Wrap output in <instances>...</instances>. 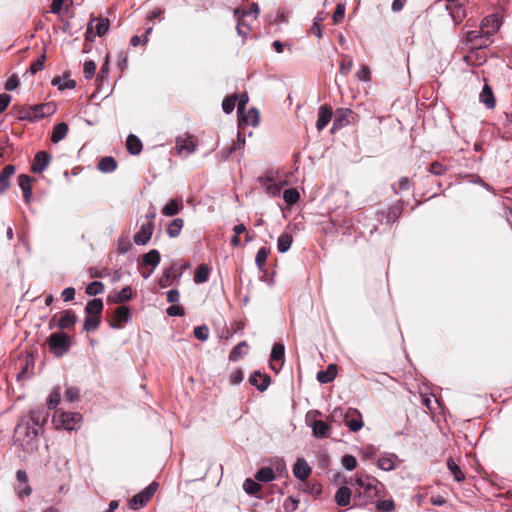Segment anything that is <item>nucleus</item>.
Instances as JSON below:
<instances>
[{"label":"nucleus","mask_w":512,"mask_h":512,"mask_svg":"<svg viewBox=\"0 0 512 512\" xmlns=\"http://www.w3.org/2000/svg\"><path fill=\"white\" fill-rule=\"evenodd\" d=\"M39 430L37 427H30L29 421L21 418L15 427V441L20 444L21 448L27 453H33L38 447Z\"/></svg>","instance_id":"1"},{"label":"nucleus","mask_w":512,"mask_h":512,"mask_svg":"<svg viewBox=\"0 0 512 512\" xmlns=\"http://www.w3.org/2000/svg\"><path fill=\"white\" fill-rule=\"evenodd\" d=\"M355 481L360 487L359 494H363L367 500H373L380 496L384 489V485L372 476L359 475Z\"/></svg>","instance_id":"2"},{"label":"nucleus","mask_w":512,"mask_h":512,"mask_svg":"<svg viewBox=\"0 0 512 512\" xmlns=\"http://www.w3.org/2000/svg\"><path fill=\"white\" fill-rule=\"evenodd\" d=\"M47 344L54 356L62 357L69 351L71 339L64 332H55L48 337Z\"/></svg>","instance_id":"3"},{"label":"nucleus","mask_w":512,"mask_h":512,"mask_svg":"<svg viewBox=\"0 0 512 512\" xmlns=\"http://www.w3.org/2000/svg\"><path fill=\"white\" fill-rule=\"evenodd\" d=\"M82 420L81 414L77 412H59L54 415V424L56 428H63L68 431L79 427Z\"/></svg>","instance_id":"4"},{"label":"nucleus","mask_w":512,"mask_h":512,"mask_svg":"<svg viewBox=\"0 0 512 512\" xmlns=\"http://www.w3.org/2000/svg\"><path fill=\"white\" fill-rule=\"evenodd\" d=\"M197 145V138L188 133L178 136L175 140V150L181 157H188L196 150Z\"/></svg>","instance_id":"5"},{"label":"nucleus","mask_w":512,"mask_h":512,"mask_svg":"<svg viewBox=\"0 0 512 512\" xmlns=\"http://www.w3.org/2000/svg\"><path fill=\"white\" fill-rule=\"evenodd\" d=\"M465 43L472 49L486 48L493 43V39L480 30L468 31L465 36Z\"/></svg>","instance_id":"6"},{"label":"nucleus","mask_w":512,"mask_h":512,"mask_svg":"<svg viewBox=\"0 0 512 512\" xmlns=\"http://www.w3.org/2000/svg\"><path fill=\"white\" fill-rule=\"evenodd\" d=\"M109 20L107 18H93L87 25L85 39L93 41L95 36L102 37L109 29Z\"/></svg>","instance_id":"7"},{"label":"nucleus","mask_w":512,"mask_h":512,"mask_svg":"<svg viewBox=\"0 0 512 512\" xmlns=\"http://www.w3.org/2000/svg\"><path fill=\"white\" fill-rule=\"evenodd\" d=\"M502 24V13L495 12L482 19L480 28L486 33V35L492 38V36L500 30Z\"/></svg>","instance_id":"8"},{"label":"nucleus","mask_w":512,"mask_h":512,"mask_svg":"<svg viewBox=\"0 0 512 512\" xmlns=\"http://www.w3.org/2000/svg\"><path fill=\"white\" fill-rule=\"evenodd\" d=\"M344 421L345 425L353 432L359 431L364 425L360 412L353 408L347 410Z\"/></svg>","instance_id":"9"},{"label":"nucleus","mask_w":512,"mask_h":512,"mask_svg":"<svg viewBox=\"0 0 512 512\" xmlns=\"http://www.w3.org/2000/svg\"><path fill=\"white\" fill-rule=\"evenodd\" d=\"M47 417L48 414L44 410H31L22 418H25V421H29L30 427H37L40 431L42 426L47 421Z\"/></svg>","instance_id":"10"},{"label":"nucleus","mask_w":512,"mask_h":512,"mask_svg":"<svg viewBox=\"0 0 512 512\" xmlns=\"http://www.w3.org/2000/svg\"><path fill=\"white\" fill-rule=\"evenodd\" d=\"M154 224L151 221L143 223L140 230L134 235V242L137 245H145L151 239L153 234Z\"/></svg>","instance_id":"11"},{"label":"nucleus","mask_w":512,"mask_h":512,"mask_svg":"<svg viewBox=\"0 0 512 512\" xmlns=\"http://www.w3.org/2000/svg\"><path fill=\"white\" fill-rule=\"evenodd\" d=\"M53 112L51 109V104H42L29 107V109L25 113V118L29 120H36L45 117Z\"/></svg>","instance_id":"12"},{"label":"nucleus","mask_w":512,"mask_h":512,"mask_svg":"<svg viewBox=\"0 0 512 512\" xmlns=\"http://www.w3.org/2000/svg\"><path fill=\"white\" fill-rule=\"evenodd\" d=\"M50 161L51 156L46 151H39L33 159L31 170L34 173H41L48 167Z\"/></svg>","instance_id":"13"},{"label":"nucleus","mask_w":512,"mask_h":512,"mask_svg":"<svg viewBox=\"0 0 512 512\" xmlns=\"http://www.w3.org/2000/svg\"><path fill=\"white\" fill-rule=\"evenodd\" d=\"M311 467L304 458H298L293 467V475L300 481H305L311 474Z\"/></svg>","instance_id":"14"},{"label":"nucleus","mask_w":512,"mask_h":512,"mask_svg":"<svg viewBox=\"0 0 512 512\" xmlns=\"http://www.w3.org/2000/svg\"><path fill=\"white\" fill-rule=\"evenodd\" d=\"M130 320V310L127 306H118L115 309L114 318L111 322V327L114 329H119L122 327L123 323H126Z\"/></svg>","instance_id":"15"},{"label":"nucleus","mask_w":512,"mask_h":512,"mask_svg":"<svg viewBox=\"0 0 512 512\" xmlns=\"http://www.w3.org/2000/svg\"><path fill=\"white\" fill-rule=\"evenodd\" d=\"M16 478H17V481L19 483L24 484V489H21L20 485H17L15 487V491H16L17 495L20 498L29 496L31 494L32 490H31V487L28 484V475H27V473L25 471H23V470H18L16 472Z\"/></svg>","instance_id":"16"},{"label":"nucleus","mask_w":512,"mask_h":512,"mask_svg":"<svg viewBox=\"0 0 512 512\" xmlns=\"http://www.w3.org/2000/svg\"><path fill=\"white\" fill-rule=\"evenodd\" d=\"M332 108L327 105H322L319 108L318 119L316 127L318 131L323 130L332 118Z\"/></svg>","instance_id":"17"},{"label":"nucleus","mask_w":512,"mask_h":512,"mask_svg":"<svg viewBox=\"0 0 512 512\" xmlns=\"http://www.w3.org/2000/svg\"><path fill=\"white\" fill-rule=\"evenodd\" d=\"M251 385L257 387L259 391H265L270 384V377L263 375L259 371H255L249 378Z\"/></svg>","instance_id":"18"},{"label":"nucleus","mask_w":512,"mask_h":512,"mask_svg":"<svg viewBox=\"0 0 512 512\" xmlns=\"http://www.w3.org/2000/svg\"><path fill=\"white\" fill-rule=\"evenodd\" d=\"M15 173L13 165H6L0 172V194L4 193L10 187V178Z\"/></svg>","instance_id":"19"},{"label":"nucleus","mask_w":512,"mask_h":512,"mask_svg":"<svg viewBox=\"0 0 512 512\" xmlns=\"http://www.w3.org/2000/svg\"><path fill=\"white\" fill-rule=\"evenodd\" d=\"M18 184L23 192L25 201L29 203L32 197L31 177L26 174H21L18 177Z\"/></svg>","instance_id":"20"},{"label":"nucleus","mask_w":512,"mask_h":512,"mask_svg":"<svg viewBox=\"0 0 512 512\" xmlns=\"http://www.w3.org/2000/svg\"><path fill=\"white\" fill-rule=\"evenodd\" d=\"M313 435L316 438H325L330 435V426L322 420H315L312 425Z\"/></svg>","instance_id":"21"},{"label":"nucleus","mask_w":512,"mask_h":512,"mask_svg":"<svg viewBox=\"0 0 512 512\" xmlns=\"http://www.w3.org/2000/svg\"><path fill=\"white\" fill-rule=\"evenodd\" d=\"M76 322V314L72 310H65L58 321V327L61 329H70Z\"/></svg>","instance_id":"22"},{"label":"nucleus","mask_w":512,"mask_h":512,"mask_svg":"<svg viewBox=\"0 0 512 512\" xmlns=\"http://www.w3.org/2000/svg\"><path fill=\"white\" fill-rule=\"evenodd\" d=\"M480 102L483 103L487 108L492 109L496 105L495 97L491 87L488 84H485L480 96Z\"/></svg>","instance_id":"23"},{"label":"nucleus","mask_w":512,"mask_h":512,"mask_svg":"<svg viewBox=\"0 0 512 512\" xmlns=\"http://www.w3.org/2000/svg\"><path fill=\"white\" fill-rule=\"evenodd\" d=\"M337 374V367L334 364H331L327 367L326 370H321L317 373V380L322 383L326 384L334 380Z\"/></svg>","instance_id":"24"},{"label":"nucleus","mask_w":512,"mask_h":512,"mask_svg":"<svg viewBox=\"0 0 512 512\" xmlns=\"http://www.w3.org/2000/svg\"><path fill=\"white\" fill-rule=\"evenodd\" d=\"M262 187L265 192L270 196H278L282 189V184L273 181L271 178L266 177L262 180Z\"/></svg>","instance_id":"25"},{"label":"nucleus","mask_w":512,"mask_h":512,"mask_svg":"<svg viewBox=\"0 0 512 512\" xmlns=\"http://www.w3.org/2000/svg\"><path fill=\"white\" fill-rule=\"evenodd\" d=\"M395 460V454H385L378 459L377 466L384 471H392L395 468Z\"/></svg>","instance_id":"26"},{"label":"nucleus","mask_w":512,"mask_h":512,"mask_svg":"<svg viewBox=\"0 0 512 512\" xmlns=\"http://www.w3.org/2000/svg\"><path fill=\"white\" fill-rule=\"evenodd\" d=\"M239 118L240 124L243 122L251 126H257L260 121V115L256 108L249 109L245 115L244 113L242 115H239Z\"/></svg>","instance_id":"27"},{"label":"nucleus","mask_w":512,"mask_h":512,"mask_svg":"<svg viewBox=\"0 0 512 512\" xmlns=\"http://www.w3.org/2000/svg\"><path fill=\"white\" fill-rule=\"evenodd\" d=\"M97 168L103 173H111L116 170L117 162L113 157L106 156L99 160Z\"/></svg>","instance_id":"28"},{"label":"nucleus","mask_w":512,"mask_h":512,"mask_svg":"<svg viewBox=\"0 0 512 512\" xmlns=\"http://www.w3.org/2000/svg\"><path fill=\"white\" fill-rule=\"evenodd\" d=\"M350 500L351 490L346 486L340 487L335 494V502L339 506H347L350 504Z\"/></svg>","instance_id":"29"},{"label":"nucleus","mask_w":512,"mask_h":512,"mask_svg":"<svg viewBox=\"0 0 512 512\" xmlns=\"http://www.w3.org/2000/svg\"><path fill=\"white\" fill-rule=\"evenodd\" d=\"M68 133V125L64 122L59 123L54 126L51 141L53 143H58L59 141L63 140Z\"/></svg>","instance_id":"30"},{"label":"nucleus","mask_w":512,"mask_h":512,"mask_svg":"<svg viewBox=\"0 0 512 512\" xmlns=\"http://www.w3.org/2000/svg\"><path fill=\"white\" fill-rule=\"evenodd\" d=\"M126 147L131 154L137 155L142 150V143L137 136L130 134L126 140Z\"/></svg>","instance_id":"31"},{"label":"nucleus","mask_w":512,"mask_h":512,"mask_svg":"<svg viewBox=\"0 0 512 512\" xmlns=\"http://www.w3.org/2000/svg\"><path fill=\"white\" fill-rule=\"evenodd\" d=\"M248 352V344L246 341H242L238 343L230 352L229 354V360L230 361H237L242 356L246 355Z\"/></svg>","instance_id":"32"},{"label":"nucleus","mask_w":512,"mask_h":512,"mask_svg":"<svg viewBox=\"0 0 512 512\" xmlns=\"http://www.w3.org/2000/svg\"><path fill=\"white\" fill-rule=\"evenodd\" d=\"M103 310V302L99 298L89 301L85 307V313L89 315L101 316Z\"/></svg>","instance_id":"33"},{"label":"nucleus","mask_w":512,"mask_h":512,"mask_svg":"<svg viewBox=\"0 0 512 512\" xmlns=\"http://www.w3.org/2000/svg\"><path fill=\"white\" fill-rule=\"evenodd\" d=\"M161 256L158 250L152 249L142 257L143 264L150 265L153 268L157 267L160 263Z\"/></svg>","instance_id":"34"},{"label":"nucleus","mask_w":512,"mask_h":512,"mask_svg":"<svg viewBox=\"0 0 512 512\" xmlns=\"http://www.w3.org/2000/svg\"><path fill=\"white\" fill-rule=\"evenodd\" d=\"M101 322V316L86 314L84 319V330L92 332L98 329Z\"/></svg>","instance_id":"35"},{"label":"nucleus","mask_w":512,"mask_h":512,"mask_svg":"<svg viewBox=\"0 0 512 512\" xmlns=\"http://www.w3.org/2000/svg\"><path fill=\"white\" fill-rule=\"evenodd\" d=\"M210 269L206 264H200L194 274V282L197 284L204 283L209 278Z\"/></svg>","instance_id":"36"},{"label":"nucleus","mask_w":512,"mask_h":512,"mask_svg":"<svg viewBox=\"0 0 512 512\" xmlns=\"http://www.w3.org/2000/svg\"><path fill=\"white\" fill-rule=\"evenodd\" d=\"M275 478L274 471L270 467H262L255 474V479L259 482H271Z\"/></svg>","instance_id":"37"},{"label":"nucleus","mask_w":512,"mask_h":512,"mask_svg":"<svg viewBox=\"0 0 512 512\" xmlns=\"http://www.w3.org/2000/svg\"><path fill=\"white\" fill-rule=\"evenodd\" d=\"M293 242L292 236L288 233H283L278 237L277 249L280 253L287 252Z\"/></svg>","instance_id":"38"},{"label":"nucleus","mask_w":512,"mask_h":512,"mask_svg":"<svg viewBox=\"0 0 512 512\" xmlns=\"http://www.w3.org/2000/svg\"><path fill=\"white\" fill-rule=\"evenodd\" d=\"M132 297V290L129 286L122 288L118 293L114 296H110V300L113 303H124L130 300Z\"/></svg>","instance_id":"39"},{"label":"nucleus","mask_w":512,"mask_h":512,"mask_svg":"<svg viewBox=\"0 0 512 512\" xmlns=\"http://www.w3.org/2000/svg\"><path fill=\"white\" fill-rule=\"evenodd\" d=\"M447 467L456 481L460 482L464 480L465 474L462 472L453 458H449L447 460Z\"/></svg>","instance_id":"40"},{"label":"nucleus","mask_w":512,"mask_h":512,"mask_svg":"<svg viewBox=\"0 0 512 512\" xmlns=\"http://www.w3.org/2000/svg\"><path fill=\"white\" fill-rule=\"evenodd\" d=\"M182 207L178 200H170L162 209V214L165 216L176 215Z\"/></svg>","instance_id":"41"},{"label":"nucleus","mask_w":512,"mask_h":512,"mask_svg":"<svg viewBox=\"0 0 512 512\" xmlns=\"http://www.w3.org/2000/svg\"><path fill=\"white\" fill-rule=\"evenodd\" d=\"M149 500L150 499L143 492H139L130 500V507L134 510H137L145 506Z\"/></svg>","instance_id":"42"},{"label":"nucleus","mask_w":512,"mask_h":512,"mask_svg":"<svg viewBox=\"0 0 512 512\" xmlns=\"http://www.w3.org/2000/svg\"><path fill=\"white\" fill-rule=\"evenodd\" d=\"M182 227H183V220L181 218H176L167 227V234L171 238H175L180 234Z\"/></svg>","instance_id":"43"},{"label":"nucleus","mask_w":512,"mask_h":512,"mask_svg":"<svg viewBox=\"0 0 512 512\" xmlns=\"http://www.w3.org/2000/svg\"><path fill=\"white\" fill-rule=\"evenodd\" d=\"M270 250L266 247H261L255 257V263L257 267L262 270L266 264Z\"/></svg>","instance_id":"44"},{"label":"nucleus","mask_w":512,"mask_h":512,"mask_svg":"<svg viewBox=\"0 0 512 512\" xmlns=\"http://www.w3.org/2000/svg\"><path fill=\"white\" fill-rule=\"evenodd\" d=\"M299 197V192L294 188L286 189L283 193V199L288 206L294 205L299 200Z\"/></svg>","instance_id":"45"},{"label":"nucleus","mask_w":512,"mask_h":512,"mask_svg":"<svg viewBox=\"0 0 512 512\" xmlns=\"http://www.w3.org/2000/svg\"><path fill=\"white\" fill-rule=\"evenodd\" d=\"M243 489L247 494L255 496L260 491L261 486L252 479H246L243 484Z\"/></svg>","instance_id":"46"},{"label":"nucleus","mask_w":512,"mask_h":512,"mask_svg":"<svg viewBox=\"0 0 512 512\" xmlns=\"http://www.w3.org/2000/svg\"><path fill=\"white\" fill-rule=\"evenodd\" d=\"M104 292V285L100 281H93L86 287V293L90 296H96Z\"/></svg>","instance_id":"47"},{"label":"nucleus","mask_w":512,"mask_h":512,"mask_svg":"<svg viewBox=\"0 0 512 512\" xmlns=\"http://www.w3.org/2000/svg\"><path fill=\"white\" fill-rule=\"evenodd\" d=\"M352 66H353L352 58L349 55H342L339 72L343 76H346L351 71Z\"/></svg>","instance_id":"48"},{"label":"nucleus","mask_w":512,"mask_h":512,"mask_svg":"<svg viewBox=\"0 0 512 512\" xmlns=\"http://www.w3.org/2000/svg\"><path fill=\"white\" fill-rule=\"evenodd\" d=\"M284 345L281 343H275L271 351V358L274 361H283L284 359Z\"/></svg>","instance_id":"49"},{"label":"nucleus","mask_w":512,"mask_h":512,"mask_svg":"<svg viewBox=\"0 0 512 512\" xmlns=\"http://www.w3.org/2000/svg\"><path fill=\"white\" fill-rule=\"evenodd\" d=\"M237 96L231 95L226 97L222 102V109L225 113H231L236 105Z\"/></svg>","instance_id":"50"},{"label":"nucleus","mask_w":512,"mask_h":512,"mask_svg":"<svg viewBox=\"0 0 512 512\" xmlns=\"http://www.w3.org/2000/svg\"><path fill=\"white\" fill-rule=\"evenodd\" d=\"M52 84L54 86H57L58 89H60V90H64L66 88L72 89L76 86V83L74 80H65V79H61V78H54L52 80Z\"/></svg>","instance_id":"51"},{"label":"nucleus","mask_w":512,"mask_h":512,"mask_svg":"<svg viewBox=\"0 0 512 512\" xmlns=\"http://www.w3.org/2000/svg\"><path fill=\"white\" fill-rule=\"evenodd\" d=\"M395 508L394 502L391 499L378 501L376 509L379 512H392Z\"/></svg>","instance_id":"52"},{"label":"nucleus","mask_w":512,"mask_h":512,"mask_svg":"<svg viewBox=\"0 0 512 512\" xmlns=\"http://www.w3.org/2000/svg\"><path fill=\"white\" fill-rule=\"evenodd\" d=\"M60 398H61L60 389L59 388L54 389L48 397L47 404H48L49 409L56 408V406L60 402Z\"/></svg>","instance_id":"53"},{"label":"nucleus","mask_w":512,"mask_h":512,"mask_svg":"<svg viewBox=\"0 0 512 512\" xmlns=\"http://www.w3.org/2000/svg\"><path fill=\"white\" fill-rule=\"evenodd\" d=\"M96 71V63L92 60L86 61L83 65V73L86 79H91Z\"/></svg>","instance_id":"54"},{"label":"nucleus","mask_w":512,"mask_h":512,"mask_svg":"<svg viewBox=\"0 0 512 512\" xmlns=\"http://www.w3.org/2000/svg\"><path fill=\"white\" fill-rule=\"evenodd\" d=\"M194 336L200 340L205 341L209 336V329L206 325L197 326L194 328Z\"/></svg>","instance_id":"55"},{"label":"nucleus","mask_w":512,"mask_h":512,"mask_svg":"<svg viewBox=\"0 0 512 512\" xmlns=\"http://www.w3.org/2000/svg\"><path fill=\"white\" fill-rule=\"evenodd\" d=\"M401 210L400 204L392 206L387 213V221L394 222L400 216Z\"/></svg>","instance_id":"56"},{"label":"nucleus","mask_w":512,"mask_h":512,"mask_svg":"<svg viewBox=\"0 0 512 512\" xmlns=\"http://www.w3.org/2000/svg\"><path fill=\"white\" fill-rule=\"evenodd\" d=\"M79 398V389L77 387H68L65 391V399L72 403Z\"/></svg>","instance_id":"57"},{"label":"nucleus","mask_w":512,"mask_h":512,"mask_svg":"<svg viewBox=\"0 0 512 512\" xmlns=\"http://www.w3.org/2000/svg\"><path fill=\"white\" fill-rule=\"evenodd\" d=\"M342 465L345 467V469L351 471V470L355 469V467L357 465V460L352 455H345L342 458Z\"/></svg>","instance_id":"58"},{"label":"nucleus","mask_w":512,"mask_h":512,"mask_svg":"<svg viewBox=\"0 0 512 512\" xmlns=\"http://www.w3.org/2000/svg\"><path fill=\"white\" fill-rule=\"evenodd\" d=\"M344 14H345V5L342 3H339L336 6L335 12L333 14L334 23L335 24L340 23L344 18Z\"/></svg>","instance_id":"59"},{"label":"nucleus","mask_w":512,"mask_h":512,"mask_svg":"<svg viewBox=\"0 0 512 512\" xmlns=\"http://www.w3.org/2000/svg\"><path fill=\"white\" fill-rule=\"evenodd\" d=\"M360 81L368 82L371 80V72L368 66L363 65L356 74Z\"/></svg>","instance_id":"60"},{"label":"nucleus","mask_w":512,"mask_h":512,"mask_svg":"<svg viewBox=\"0 0 512 512\" xmlns=\"http://www.w3.org/2000/svg\"><path fill=\"white\" fill-rule=\"evenodd\" d=\"M44 61H45V55H42L36 61H34L31 64L30 69H29L31 74H36L38 71L42 70L44 67Z\"/></svg>","instance_id":"61"},{"label":"nucleus","mask_w":512,"mask_h":512,"mask_svg":"<svg viewBox=\"0 0 512 512\" xmlns=\"http://www.w3.org/2000/svg\"><path fill=\"white\" fill-rule=\"evenodd\" d=\"M429 171H430V173H432L436 176H441V175L445 174L446 168L439 162H433L430 166Z\"/></svg>","instance_id":"62"},{"label":"nucleus","mask_w":512,"mask_h":512,"mask_svg":"<svg viewBox=\"0 0 512 512\" xmlns=\"http://www.w3.org/2000/svg\"><path fill=\"white\" fill-rule=\"evenodd\" d=\"M298 503L299 501L292 498V497H288L285 502H284V509L286 512H293L297 509L298 507Z\"/></svg>","instance_id":"63"},{"label":"nucleus","mask_w":512,"mask_h":512,"mask_svg":"<svg viewBox=\"0 0 512 512\" xmlns=\"http://www.w3.org/2000/svg\"><path fill=\"white\" fill-rule=\"evenodd\" d=\"M19 86V78L17 75L13 74L6 82L5 89L8 91H13Z\"/></svg>","instance_id":"64"}]
</instances>
